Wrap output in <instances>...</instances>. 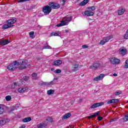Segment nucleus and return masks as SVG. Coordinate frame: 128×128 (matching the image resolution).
<instances>
[{"instance_id":"nucleus-50","label":"nucleus","mask_w":128,"mask_h":128,"mask_svg":"<svg viewBox=\"0 0 128 128\" xmlns=\"http://www.w3.org/2000/svg\"><path fill=\"white\" fill-rule=\"evenodd\" d=\"M114 103L116 102H118V99H114Z\"/></svg>"},{"instance_id":"nucleus-27","label":"nucleus","mask_w":128,"mask_h":128,"mask_svg":"<svg viewBox=\"0 0 128 128\" xmlns=\"http://www.w3.org/2000/svg\"><path fill=\"white\" fill-rule=\"evenodd\" d=\"M87 10H88L90 12H92V10H96V6H92L87 8Z\"/></svg>"},{"instance_id":"nucleus-5","label":"nucleus","mask_w":128,"mask_h":128,"mask_svg":"<svg viewBox=\"0 0 128 128\" xmlns=\"http://www.w3.org/2000/svg\"><path fill=\"white\" fill-rule=\"evenodd\" d=\"M110 38H112L111 36H108L104 37V39L100 42V44L104 46V44L106 42H108V40H110Z\"/></svg>"},{"instance_id":"nucleus-6","label":"nucleus","mask_w":128,"mask_h":128,"mask_svg":"<svg viewBox=\"0 0 128 128\" xmlns=\"http://www.w3.org/2000/svg\"><path fill=\"white\" fill-rule=\"evenodd\" d=\"M104 102H98L95 103L93 104L90 107V108L94 109V108H98V106H104Z\"/></svg>"},{"instance_id":"nucleus-10","label":"nucleus","mask_w":128,"mask_h":128,"mask_svg":"<svg viewBox=\"0 0 128 128\" xmlns=\"http://www.w3.org/2000/svg\"><path fill=\"white\" fill-rule=\"evenodd\" d=\"M100 67V62H96L93 65L90 66V68L92 70H96L98 68Z\"/></svg>"},{"instance_id":"nucleus-29","label":"nucleus","mask_w":128,"mask_h":128,"mask_svg":"<svg viewBox=\"0 0 128 128\" xmlns=\"http://www.w3.org/2000/svg\"><path fill=\"white\" fill-rule=\"evenodd\" d=\"M54 94V90H50L48 91V94H49V96H50L51 94Z\"/></svg>"},{"instance_id":"nucleus-11","label":"nucleus","mask_w":128,"mask_h":128,"mask_svg":"<svg viewBox=\"0 0 128 128\" xmlns=\"http://www.w3.org/2000/svg\"><path fill=\"white\" fill-rule=\"evenodd\" d=\"M104 78V74H101L100 76L94 78V82H98V80H102Z\"/></svg>"},{"instance_id":"nucleus-16","label":"nucleus","mask_w":128,"mask_h":128,"mask_svg":"<svg viewBox=\"0 0 128 128\" xmlns=\"http://www.w3.org/2000/svg\"><path fill=\"white\" fill-rule=\"evenodd\" d=\"M68 22H65L64 21L62 20L60 24H58L56 25L57 26H68Z\"/></svg>"},{"instance_id":"nucleus-22","label":"nucleus","mask_w":128,"mask_h":128,"mask_svg":"<svg viewBox=\"0 0 128 128\" xmlns=\"http://www.w3.org/2000/svg\"><path fill=\"white\" fill-rule=\"evenodd\" d=\"M4 112V106L0 104V114H2Z\"/></svg>"},{"instance_id":"nucleus-32","label":"nucleus","mask_w":128,"mask_h":128,"mask_svg":"<svg viewBox=\"0 0 128 128\" xmlns=\"http://www.w3.org/2000/svg\"><path fill=\"white\" fill-rule=\"evenodd\" d=\"M5 98L7 102H10V100H12V96H6Z\"/></svg>"},{"instance_id":"nucleus-24","label":"nucleus","mask_w":128,"mask_h":128,"mask_svg":"<svg viewBox=\"0 0 128 128\" xmlns=\"http://www.w3.org/2000/svg\"><path fill=\"white\" fill-rule=\"evenodd\" d=\"M30 120H32L30 117H28L22 119L23 122H30Z\"/></svg>"},{"instance_id":"nucleus-20","label":"nucleus","mask_w":128,"mask_h":128,"mask_svg":"<svg viewBox=\"0 0 128 128\" xmlns=\"http://www.w3.org/2000/svg\"><path fill=\"white\" fill-rule=\"evenodd\" d=\"M60 32H52L50 34L51 36H60Z\"/></svg>"},{"instance_id":"nucleus-14","label":"nucleus","mask_w":128,"mask_h":128,"mask_svg":"<svg viewBox=\"0 0 128 128\" xmlns=\"http://www.w3.org/2000/svg\"><path fill=\"white\" fill-rule=\"evenodd\" d=\"M119 52L120 54H122V56H124V54H126V49L124 48H120L119 49Z\"/></svg>"},{"instance_id":"nucleus-45","label":"nucleus","mask_w":128,"mask_h":128,"mask_svg":"<svg viewBox=\"0 0 128 128\" xmlns=\"http://www.w3.org/2000/svg\"><path fill=\"white\" fill-rule=\"evenodd\" d=\"M118 120L117 118H115L114 119H112L110 120V122H116V120Z\"/></svg>"},{"instance_id":"nucleus-53","label":"nucleus","mask_w":128,"mask_h":128,"mask_svg":"<svg viewBox=\"0 0 128 128\" xmlns=\"http://www.w3.org/2000/svg\"><path fill=\"white\" fill-rule=\"evenodd\" d=\"M65 2H66V0H62V2H63V4H64Z\"/></svg>"},{"instance_id":"nucleus-51","label":"nucleus","mask_w":128,"mask_h":128,"mask_svg":"<svg viewBox=\"0 0 128 128\" xmlns=\"http://www.w3.org/2000/svg\"><path fill=\"white\" fill-rule=\"evenodd\" d=\"M64 32L65 34H68V30H64Z\"/></svg>"},{"instance_id":"nucleus-41","label":"nucleus","mask_w":128,"mask_h":128,"mask_svg":"<svg viewBox=\"0 0 128 128\" xmlns=\"http://www.w3.org/2000/svg\"><path fill=\"white\" fill-rule=\"evenodd\" d=\"M30 0H18V2H30Z\"/></svg>"},{"instance_id":"nucleus-9","label":"nucleus","mask_w":128,"mask_h":128,"mask_svg":"<svg viewBox=\"0 0 128 128\" xmlns=\"http://www.w3.org/2000/svg\"><path fill=\"white\" fill-rule=\"evenodd\" d=\"M83 16H91L94 14V13L92 11L86 10L84 12H82Z\"/></svg>"},{"instance_id":"nucleus-54","label":"nucleus","mask_w":128,"mask_h":128,"mask_svg":"<svg viewBox=\"0 0 128 128\" xmlns=\"http://www.w3.org/2000/svg\"><path fill=\"white\" fill-rule=\"evenodd\" d=\"M52 72H53V70H54V68H51Z\"/></svg>"},{"instance_id":"nucleus-19","label":"nucleus","mask_w":128,"mask_h":128,"mask_svg":"<svg viewBox=\"0 0 128 128\" xmlns=\"http://www.w3.org/2000/svg\"><path fill=\"white\" fill-rule=\"evenodd\" d=\"M100 114V112H97L94 114L93 115H91L90 116H88V118H96V116H98Z\"/></svg>"},{"instance_id":"nucleus-15","label":"nucleus","mask_w":128,"mask_h":128,"mask_svg":"<svg viewBox=\"0 0 128 128\" xmlns=\"http://www.w3.org/2000/svg\"><path fill=\"white\" fill-rule=\"evenodd\" d=\"M10 44V41L8 40H0V46H6V44Z\"/></svg>"},{"instance_id":"nucleus-52","label":"nucleus","mask_w":128,"mask_h":128,"mask_svg":"<svg viewBox=\"0 0 128 128\" xmlns=\"http://www.w3.org/2000/svg\"><path fill=\"white\" fill-rule=\"evenodd\" d=\"M114 76H118V74H113Z\"/></svg>"},{"instance_id":"nucleus-48","label":"nucleus","mask_w":128,"mask_h":128,"mask_svg":"<svg viewBox=\"0 0 128 128\" xmlns=\"http://www.w3.org/2000/svg\"><path fill=\"white\" fill-rule=\"evenodd\" d=\"M44 82H42L39 83V84H40V86H44Z\"/></svg>"},{"instance_id":"nucleus-49","label":"nucleus","mask_w":128,"mask_h":128,"mask_svg":"<svg viewBox=\"0 0 128 128\" xmlns=\"http://www.w3.org/2000/svg\"><path fill=\"white\" fill-rule=\"evenodd\" d=\"M50 84L52 86L54 84V82L52 81L50 82Z\"/></svg>"},{"instance_id":"nucleus-56","label":"nucleus","mask_w":128,"mask_h":128,"mask_svg":"<svg viewBox=\"0 0 128 128\" xmlns=\"http://www.w3.org/2000/svg\"><path fill=\"white\" fill-rule=\"evenodd\" d=\"M46 120H48V119H46Z\"/></svg>"},{"instance_id":"nucleus-4","label":"nucleus","mask_w":128,"mask_h":128,"mask_svg":"<svg viewBox=\"0 0 128 128\" xmlns=\"http://www.w3.org/2000/svg\"><path fill=\"white\" fill-rule=\"evenodd\" d=\"M49 6H50L51 8H54V10H57V8H60V4L54 2H50Z\"/></svg>"},{"instance_id":"nucleus-47","label":"nucleus","mask_w":128,"mask_h":128,"mask_svg":"<svg viewBox=\"0 0 128 128\" xmlns=\"http://www.w3.org/2000/svg\"><path fill=\"white\" fill-rule=\"evenodd\" d=\"M98 120L99 121L102 120V116H98Z\"/></svg>"},{"instance_id":"nucleus-38","label":"nucleus","mask_w":128,"mask_h":128,"mask_svg":"<svg viewBox=\"0 0 128 128\" xmlns=\"http://www.w3.org/2000/svg\"><path fill=\"white\" fill-rule=\"evenodd\" d=\"M23 80H24V82H28V76H24L23 77Z\"/></svg>"},{"instance_id":"nucleus-39","label":"nucleus","mask_w":128,"mask_h":128,"mask_svg":"<svg viewBox=\"0 0 128 128\" xmlns=\"http://www.w3.org/2000/svg\"><path fill=\"white\" fill-rule=\"evenodd\" d=\"M124 120V122H128V114L125 116H124V118H123Z\"/></svg>"},{"instance_id":"nucleus-8","label":"nucleus","mask_w":128,"mask_h":128,"mask_svg":"<svg viewBox=\"0 0 128 128\" xmlns=\"http://www.w3.org/2000/svg\"><path fill=\"white\" fill-rule=\"evenodd\" d=\"M111 64H118L120 62V60L119 59L116 58H113L110 59Z\"/></svg>"},{"instance_id":"nucleus-25","label":"nucleus","mask_w":128,"mask_h":128,"mask_svg":"<svg viewBox=\"0 0 128 128\" xmlns=\"http://www.w3.org/2000/svg\"><path fill=\"white\" fill-rule=\"evenodd\" d=\"M48 48L52 50V47L50 46V45H48V43H46L45 46L43 47L42 50H46Z\"/></svg>"},{"instance_id":"nucleus-30","label":"nucleus","mask_w":128,"mask_h":128,"mask_svg":"<svg viewBox=\"0 0 128 128\" xmlns=\"http://www.w3.org/2000/svg\"><path fill=\"white\" fill-rule=\"evenodd\" d=\"M29 36L30 38H34V32H31L29 33Z\"/></svg>"},{"instance_id":"nucleus-55","label":"nucleus","mask_w":128,"mask_h":128,"mask_svg":"<svg viewBox=\"0 0 128 128\" xmlns=\"http://www.w3.org/2000/svg\"><path fill=\"white\" fill-rule=\"evenodd\" d=\"M50 122H52V120L51 119V120H50Z\"/></svg>"},{"instance_id":"nucleus-21","label":"nucleus","mask_w":128,"mask_h":128,"mask_svg":"<svg viewBox=\"0 0 128 128\" xmlns=\"http://www.w3.org/2000/svg\"><path fill=\"white\" fill-rule=\"evenodd\" d=\"M71 116L72 114H70V113H67L63 116V117L62 118V120H66V118H70V116Z\"/></svg>"},{"instance_id":"nucleus-31","label":"nucleus","mask_w":128,"mask_h":128,"mask_svg":"<svg viewBox=\"0 0 128 128\" xmlns=\"http://www.w3.org/2000/svg\"><path fill=\"white\" fill-rule=\"evenodd\" d=\"M6 122V121L5 120H0V126H4V124H5Z\"/></svg>"},{"instance_id":"nucleus-18","label":"nucleus","mask_w":128,"mask_h":128,"mask_svg":"<svg viewBox=\"0 0 128 128\" xmlns=\"http://www.w3.org/2000/svg\"><path fill=\"white\" fill-rule=\"evenodd\" d=\"M28 90V88L26 87V88H19L18 89V92H20V94H22V92H26V90Z\"/></svg>"},{"instance_id":"nucleus-42","label":"nucleus","mask_w":128,"mask_h":128,"mask_svg":"<svg viewBox=\"0 0 128 128\" xmlns=\"http://www.w3.org/2000/svg\"><path fill=\"white\" fill-rule=\"evenodd\" d=\"M124 38L128 40V33L127 32H126V34L124 35Z\"/></svg>"},{"instance_id":"nucleus-1","label":"nucleus","mask_w":128,"mask_h":128,"mask_svg":"<svg viewBox=\"0 0 128 128\" xmlns=\"http://www.w3.org/2000/svg\"><path fill=\"white\" fill-rule=\"evenodd\" d=\"M28 61L26 60H14L12 63L8 66L7 68L9 70H16L18 68V66L20 64L21 66L19 67V70H24L28 66Z\"/></svg>"},{"instance_id":"nucleus-12","label":"nucleus","mask_w":128,"mask_h":128,"mask_svg":"<svg viewBox=\"0 0 128 128\" xmlns=\"http://www.w3.org/2000/svg\"><path fill=\"white\" fill-rule=\"evenodd\" d=\"M62 21L64 22H72V16H66L63 18Z\"/></svg>"},{"instance_id":"nucleus-37","label":"nucleus","mask_w":128,"mask_h":128,"mask_svg":"<svg viewBox=\"0 0 128 128\" xmlns=\"http://www.w3.org/2000/svg\"><path fill=\"white\" fill-rule=\"evenodd\" d=\"M124 68H128V58L126 61V64L124 66Z\"/></svg>"},{"instance_id":"nucleus-28","label":"nucleus","mask_w":128,"mask_h":128,"mask_svg":"<svg viewBox=\"0 0 128 128\" xmlns=\"http://www.w3.org/2000/svg\"><path fill=\"white\" fill-rule=\"evenodd\" d=\"M32 77L33 80H38V74H36V73H33Z\"/></svg>"},{"instance_id":"nucleus-17","label":"nucleus","mask_w":128,"mask_h":128,"mask_svg":"<svg viewBox=\"0 0 128 128\" xmlns=\"http://www.w3.org/2000/svg\"><path fill=\"white\" fill-rule=\"evenodd\" d=\"M62 64V62L61 60H58L54 62L53 66H60Z\"/></svg>"},{"instance_id":"nucleus-3","label":"nucleus","mask_w":128,"mask_h":128,"mask_svg":"<svg viewBox=\"0 0 128 128\" xmlns=\"http://www.w3.org/2000/svg\"><path fill=\"white\" fill-rule=\"evenodd\" d=\"M42 12L45 16L48 14L52 12V8H50V6H44L42 9Z\"/></svg>"},{"instance_id":"nucleus-43","label":"nucleus","mask_w":128,"mask_h":128,"mask_svg":"<svg viewBox=\"0 0 128 128\" xmlns=\"http://www.w3.org/2000/svg\"><path fill=\"white\" fill-rule=\"evenodd\" d=\"M14 108H11L8 110V114H12V112H14Z\"/></svg>"},{"instance_id":"nucleus-44","label":"nucleus","mask_w":128,"mask_h":128,"mask_svg":"<svg viewBox=\"0 0 128 128\" xmlns=\"http://www.w3.org/2000/svg\"><path fill=\"white\" fill-rule=\"evenodd\" d=\"M52 82H53L54 84H55L58 82V78H54L53 80H52Z\"/></svg>"},{"instance_id":"nucleus-33","label":"nucleus","mask_w":128,"mask_h":128,"mask_svg":"<svg viewBox=\"0 0 128 128\" xmlns=\"http://www.w3.org/2000/svg\"><path fill=\"white\" fill-rule=\"evenodd\" d=\"M19 86L18 84L16 82H14L12 86V88H14L16 86Z\"/></svg>"},{"instance_id":"nucleus-26","label":"nucleus","mask_w":128,"mask_h":128,"mask_svg":"<svg viewBox=\"0 0 128 128\" xmlns=\"http://www.w3.org/2000/svg\"><path fill=\"white\" fill-rule=\"evenodd\" d=\"M125 10L124 9H122L118 10V15L122 16V14H124V13Z\"/></svg>"},{"instance_id":"nucleus-23","label":"nucleus","mask_w":128,"mask_h":128,"mask_svg":"<svg viewBox=\"0 0 128 128\" xmlns=\"http://www.w3.org/2000/svg\"><path fill=\"white\" fill-rule=\"evenodd\" d=\"M88 2H90V0H84L83 2H80V6H86V4Z\"/></svg>"},{"instance_id":"nucleus-34","label":"nucleus","mask_w":128,"mask_h":128,"mask_svg":"<svg viewBox=\"0 0 128 128\" xmlns=\"http://www.w3.org/2000/svg\"><path fill=\"white\" fill-rule=\"evenodd\" d=\"M44 86H48V88H50V86H52L50 85V82H45L44 83Z\"/></svg>"},{"instance_id":"nucleus-13","label":"nucleus","mask_w":128,"mask_h":128,"mask_svg":"<svg viewBox=\"0 0 128 128\" xmlns=\"http://www.w3.org/2000/svg\"><path fill=\"white\" fill-rule=\"evenodd\" d=\"M46 126H47L46 123L44 122H43L38 124L37 125V128H44L46 127Z\"/></svg>"},{"instance_id":"nucleus-35","label":"nucleus","mask_w":128,"mask_h":128,"mask_svg":"<svg viewBox=\"0 0 128 128\" xmlns=\"http://www.w3.org/2000/svg\"><path fill=\"white\" fill-rule=\"evenodd\" d=\"M107 104H114V99H112L111 100H108V102H107Z\"/></svg>"},{"instance_id":"nucleus-7","label":"nucleus","mask_w":128,"mask_h":128,"mask_svg":"<svg viewBox=\"0 0 128 128\" xmlns=\"http://www.w3.org/2000/svg\"><path fill=\"white\" fill-rule=\"evenodd\" d=\"M80 68V64H74L72 65V72H78V69Z\"/></svg>"},{"instance_id":"nucleus-2","label":"nucleus","mask_w":128,"mask_h":128,"mask_svg":"<svg viewBox=\"0 0 128 128\" xmlns=\"http://www.w3.org/2000/svg\"><path fill=\"white\" fill-rule=\"evenodd\" d=\"M16 22V18H12L10 19L7 20V24L3 25L2 30H6L10 28H12L14 26L13 24Z\"/></svg>"},{"instance_id":"nucleus-36","label":"nucleus","mask_w":128,"mask_h":128,"mask_svg":"<svg viewBox=\"0 0 128 128\" xmlns=\"http://www.w3.org/2000/svg\"><path fill=\"white\" fill-rule=\"evenodd\" d=\"M54 74H60L62 72V70L60 69H57L55 70H54Z\"/></svg>"},{"instance_id":"nucleus-40","label":"nucleus","mask_w":128,"mask_h":128,"mask_svg":"<svg viewBox=\"0 0 128 128\" xmlns=\"http://www.w3.org/2000/svg\"><path fill=\"white\" fill-rule=\"evenodd\" d=\"M122 94V92L120 91H116L115 92L116 96H120Z\"/></svg>"},{"instance_id":"nucleus-46","label":"nucleus","mask_w":128,"mask_h":128,"mask_svg":"<svg viewBox=\"0 0 128 128\" xmlns=\"http://www.w3.org/2000/svg\"><path fill=\"white\" fill-rule=\"evenodd\" d=\"M82 48H88V46L87 45H82Z\"/></svg>"}]
</instances>
